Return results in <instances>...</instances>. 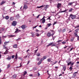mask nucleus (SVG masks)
<instances>
[{"instance_id":"24","label":"nucleus","mask_w":79,"mask_h":79,"mask_svg":"<svg viewBox=\"0 0 79 79\" xmlns=\"http://www.w3.org/2000/svg\"><path fill=\"white\" fill-rule=\"evenodd\" d=\"M15 59H17V58H18V55H17V54H16L15 55Z\"/></svg>"},{"instance_id":"27","label":"nucleus","mask_w":79,"mask_h":79,"mask_svg":"<svg viewBox=\"0 0 79 79\" xmlns=\"http://www.w3.org/2000/svg\"><path fill=\"white\" fill-rule=\"evenodd\" d=\"M67 10H64L62 11L61 12H60V13H64V12H66V11Z\"/></svg>"},{"instance_id":"5","label":"nucleus","mask_w":79,"mask_h":79,"mask_svg":"<svg viewBox=\"0 0 79 79\" xmlns=\"http://www.w3.org/2000/svg\"><path fill=\"white\" fill-rule=\"evenodd\" d=\"M60 6H61V3H58L57 5V8H59Z\"/></svg>"},{"instance_id":"34","label":"nucleus","mask_w":79,"mask_h":79,"mask_svg":"<svg viewBox=\"0 0 79 79\" xmlns=\"http://www.w3.org/2000/svg\"><path fill=\"white\" fill-rule=\"evenodd\" d=\"M74 63H75V62H73V63H72L71 64V66H73V65H74Z\"/></svg>"},{"instance_id":"39","label":"nucleus","mask_w":79,"mask_h":79,"mask_svg":"<svg viewBox=\"0 0 79 79\" xmlns=\"http://www.w3.org/2000/svg\"><path fill=\"white\" fill-rule=\"evenodd\" d=\"M38 49H39V48H38L37 50H35V53H37V51H38Z\"/></svg>"},{"instance_id":"33","label":"nucleus","mask_w":79,"mask_h":79,"mask_svg":"<svg viewBox=\"0 0 79 79\" xmlns=\"http://www.w3.org/2000/svg\"><path fill=\"white\" fill-rule=\"evenodd\" d=\"M15 55H13L12 56L11 58H12V59H14V58H15Z\"/></svg>"},{"instance_id":"59","label":"nucleus","mask_w":79,"mask_h":79,"mask_svg":"<svg viewBox=\"0 0 79 79\" xmlns=\"http://www.w3.org/2000/svg\"><path fill=\"white\" fill-rule=\"evenodd\" d=\"M67 47H68V46H66V47H64V49L66 48H67Z\"/></svg>"},{"instance_id":"11","label":"nucleus","mask_w":79,"mask_h":79,"mask_svg":"<svg viewBox=\"0 0 79 79\" xmlns=\"http://www.w3.org/2000/svg\"><path fill=\"white\" fill-rule=\"evenodd\" d=\"M6 2L5 1H2V2H1L0 3L1 5H3V4L5 3Z\"/></svg>"},{"instance_id":"62","label":"nucleus","mask_w":79,"mask_h":79,"mask_svg":"<svg viewBox=\"0 0 79 79\" xmlns=\"http://www.w3.org/2000/svg\"><path fill=\"white\" fill-rule=\"evenodd\" d=\"M36 32H39V31H40L39 30H38V29H36Z\"/></svg>"},{"instance_id":"54","label":"nucleus","mask_w":79,"mask_h":79,"mask_svg":"<svg viewBox=\"0 0 79 79\" xmlns=\"http://www.w3.org/2000/svg\"><path fill=\"white\" fill-rule=\"evenodd\" d=\"M40 16V15H39L38 16H37L36 17V18L37 19V18H39V17Z\"/></svg>"},{"instance_id":"26","label":"nucleus","mask_w":79,"mask_h":79,"mask_svg":"<svg viewBox=\"0 0 79 79\" xmlns=\"http://www.w3.org/2000/svg\"><path fill=\"white\" fill-rule=\"evenodd\" d=\"M74 34H75V37H78V35H77V33H74Z\"/></svg>"},{"instance_id":"55","label":"nucleus","mask_w":79,"mask_h":79,"mask_svg":"<svg viewBox=\"0 0 79 79\" xmlns=\"http://www.w3.org/2000/svg\"><path fill=\"white\" fill-rule=\"evenodd\" d=\"M36 36H37V37H39V34H36Z\"/></svg>"},{"instance_id":"57","label":"nucleus","mask_w":79,"mask_h":79,"mask_svg":"<svg viewBox=\"0 0 79 79\" xmlns=\"http://www.w3.org/2000/svg\"><path fill=\"white\" fill-rule=\"evenodd\" d=\"M20 64V66H19V67H17V68H20V67H21V64Z\"/></svg>"},{"instance_id":"21","label":"nucleus","mask_w":79,"mask_h":79,"mask_svg":"<svg viewBox=\"0 0 79 79\" xmlns=\"http://www.w3.org/2000/svg\"><path fill=\"white\" fill-rule=\"evenodd\" d=\"M13 47L14 48H16L17 47V44H15L14 45Z\"/></svg>"},{"instance_id":"56","label":"nucleus","mask_w":79,"mask_h":79,"mask_svg":"<svg viewBox=\"0 0 79 79\" xmlns=\"http://www.w3.org/2000/svg\"><path fill=\"white\" fill-rule=\"evenodd\" d=\"M58 62L57 61H56L55 63H54V64H56V63H57V62Z\"/></svg>"},{"instance_id":"58","label":"nucleus","mask_w":79,"mask_h":79,"mask_svg":"<svg viewBox=\"0 0 79 79\" xmlns=\"http://www.w3.org/2000/svg\"><path fill=\"white\" fill-rule=\"evenodd\" d=\"M77 39L78 40H79V36H78Z\"/></svg>"},{"instance_id":"38","label":"nucleus","mask_w":79,"mask_h":79,"mask_svg":"<svg viewBox=\"0 0 79 79\" xmlns=\"http://www.w3.org/2000/svg\"><path fill=\"white\" fill-rule=\"evenodd\" d=\"M31 34V36L32 37H34V33H32Z\"/></svg>"},{"instance_id":"42","label":"nucleus","mask_w":79,"mask_h":79,"mask_svg":"<svg viewBox=\"0 0 79 79\" xmlns=\"http://www.w3.org/2000/svg\"><path fill=\"white\" fill-rule=\"evenodd\" d=\"M2 44V40H1V37L0 36V44Z\"/></svg>"},{"instance_id":"51","label":"nucleus","mask_w":79,"mask_h":79,"mask_svg":"<svg viewBox=\"0 0 79 79\" xmlns=\"http://www.w3.org/2000/svg\"><path fill=\"white\" fill-rule=\"evenodd\" d=\"M16 40H17V41H19V40H20V38H19L18 39Z\"/></svg>"},{"instance_id":"43","label":"nucleus","mask_w":79,"mask_h":79,"mask_svg":"<svg viewBox=\"0 0 79 79\" xmlns=\"http://www.w3.org/2000/svg\"><path fill=\"white\" fill-rule=\"evenodd\" d=\"M47 36H48V37H50V33H48L47 34Z\"/></svg>"},{"instance_id":"25","label":"nucleus","mask_w":79,"mask_h":79,"mask_svg":"<svg viewBox=\"0 0 79 79\" xmlns=\"http://www.w3.org/2000/svg\"><path fill=\"white\" fill-rule=\"evenodd\" d=\"M5 19H9V16H6L5 17Z\"/></svg>"},{"instance_id":"23","label":"nucleus","mask_w":79,"mask_h":79,"mask_svg":"<svg viewBox=\"0 0 79 79\" xmlns=\"http://www.w3.org/2000/svg\"><path fill=\"white\" fill-rule=\"evenodd\" d=\"M9 36H10V37H16L15 35H9Z\"/></svg>"},{"instance_id":"61","label":"nucleus","mask_w":79,"mask_h":79,"mask_svg":"<svg viewBox=\"0 0 79 79\" xmlns=\"http://www.w3.org/2000/svg\"><path fill=\"white\" fill-rule=\"evenodd\" d=\"M27 57V56H24V58H26Z\"/></svg>"},{"instance_id":"12","label":"nucleus","mask_w":79,"mask_h":79,"mask_svg":"<svg viewBox=\"0 0 79 79\" xmlns=\"http://www.w3.org/2000/svg\"><path fill=\"white\" fill-rule=\"evenodd\" d=\"M6 59L7 60H11V56H9Z\"/></svg>"},{"instance_id":"49","label":"nucleus","mask_w":79,"mask_h":79,"mask_svg":"<svg viewBox=\"0 0 79 79\" xmlns=\"http://www.w3.org/2000/svg\"><path fill=\"white\" fill-rule=\"evenodd\" d=\"M56 23H57V22H55L53 23V25H55V24H56Z\"/></svg>"},{"instance_id":"17","label":"nucleus","mask_w":79,"mask_h":79,"mask_svg":"<svg viewBox=\"0 0 79 79\" xmlns=\"http://www.w3.org/2000/svg\"><path fill=\"white\" fill-rule=\"evenodd\" d=\"M36 55L37 56H40V53L39 52H37L36 54Z\"/></svg>"},{"instance_id":"31","label":"nucleus","mask_w":79,"mask_h":79,"mask_svg":"<svg viewBox=\"0 0 79 79\" xmlns=\"http://www.w3.org/2000/svg\"><path fill=\"white\" fill-rule=\"evenodd\" d=\"M17 76H16V75H13V77L14 78H16Z\"/></svg>"},{"instance_id":"36","label":"nucleus","mask_w":79,"mask_h":79,"mask_svg":"<svg viewBox=\"0 0 79 79\" xmlns=\"http://www.w3.org/2000/svg\"><path fill=\"white\" fill-rule=\"evenodd\" d=\"M63 69H66L65 66H64L63 67Z\"/></svg>"},{"instance_id":"32","label":"nucleus","mask_w":79,"mask_h":79,"mask_svg":"<svg viewBox=\"0 0 79 79\" xmlns=\"http://www.w3.org/2000/svg\"><path fill=\"white\" fill-rule=\"evenodd\" d=\"M18 29L16 28V31H15V33H16V32H18Z\"/></svg>"},{"instance_id":"20","label":"nucleus","mask_w":79,"mask_h":79,"mask_svg":"<svg viewBox=\"0 0 79 79\" xmlns=\"http://www.w3.org/2000/svg\"><path fill=\"white\" fill-rule=\"evenodd\" d=\"M5 46H6V45H3V48L4 49H6V47Z\"/></svg>"},{"instance_id":"35","label":"nucleus","mask_w":79,"mask_h":79,"mask_svg":"<svg viewBox=\"0 0 79 79\" xmlns=\"http://www.w3.org/2000/svg\"><path fill=\"white\" fill-rule=\"evenodd\" d=\"M72 10H73V8H71V9H70L69 10V12H71L72 11Z\"/></svg>"},{"instance_id":"18","label":"nucleus","mask_w":79,"mask_h":79,"mask_svg":"<svg viewBox=\"0 0 79 79\" xmlns=\"http://www.w3.org/2000/svg\"><path fill=\"white\" fill-rule=\"evenodd\" d=\"M47 58V56H43V58H42V60L44 61L45 59H46Z\"/></svg>"},{"instance_id":"52","label":"nucleus","mask_w":79,"mask_h":79,"mask_svg":"<svg viewBox=\"0 0 79 79\" xmlns=\"http://www.w3.org/2000/svg\"><path fill=\"white\" fill-rule=\"evenodd\" d=\"M19 60H23V59H22L21 57H19Z\"/></svg>"},{"instance_id":"44","label":"nucleus","mask_w":79,"mask_h":79,"mask_svg":"<svg viewBox=\"0 0 79 79\" xmlns=\"http://www.w3.org/2000/svg\"><path fill=\"white\" fill-rule=\"evenodd\" d=\"M74 40V38H71V42H73V41Z\"/></svg>"},{"instance_id":"53","label":"nucleus","mask_w":79,"mask_h":79,"mask_svg":"<svg viewBox=\"0 0 79 79\" xmlns=\"http://www.w3.org/2000/svg\"><path fill=\"white\" fill-rule=\"evenodd\" d=\"M37 76H40V73H38Z\"/></svg>"},{"instance_id":"16","label":"nucleus","mask_w":79,"mask_h":79,"mask_svg":"<svg viewBox=\"0 0 79 79\" xmlns=\"http://www.w3.org/2000/svg\"><path fill=\"white\" fill-rule=\"evenodd\" d=\"M53 35H54V33H53L52 34H50V36H52V37H53V40H55V38H53Z\"/></svg>"},{"instance_id":"37","label":"nucleus","mask_w":79,"mask_h":79,"mask_svg":"<svg viewBox=\"0 0 79 79\" xmlns=\"http://www.w3.org/2000/svg\"><path fill=\"white\" fill-rule=\"evenodd\" d=\"M16 17L17 18H19V15L18 14L17 15Z\"/></svg>"},{"instance_id":"15","label":"nucleus","mask_w":79,"mask_h":79,"mask_svg":"<svg viewBox=\"0 0 79 79\" xmlns=\"http://www.w3.org/2000/svg\"><path fill=\"white\" fill-rule=\"evenodd\" d=\"M45 5H42V6H38L37 8H40L44 7V6H45Z\"/></svg>"},{"instance_id":"1","label":"nucleus","mask_w":79,"mask_h":79,"mask_svg":"<svg viewBox=\"0 0 79 79\" xmlns=\"http://www.w3.org/2000/svg\"><path fill=\"white\" fill-rule=\"evenodd\" d=\"M50 46L51 47H56L58 49V46H56V43H54L53 42L51 43L50 44Z\"/></svg>"},{"instance_id":"19","label":"nucleus","mask_w":79,"mask_h":79,"mask_svg":"<svg viewBox=\"0 0 79 79\" xmlns=\"http://www.w3.org/2000/svg\"><path fill=\"white\" fill-rule=\"evenodd\" d=\"M79 30V28H77L76 30H75V33H77V32H78V31Z\"/></svg>"},{"instance_id":"6","label":"nucleus","mask_w":79,"mask_h":79,"mask_svg":"<svg viewBox=\"0 0 79 79\" xmlns=\"http://www.w3.org/2000/svg\"><path fill=\"white\" fill-rule=\"evenodd\" d=\"M21 27H22L23 29H25V28H26V25H23L21 26Z\"/></svg>"},{"instance_id":"63","label":"nucleus","mask_w":79,"mask_h":79,"mask_svg":"<svg viewBox=\"0 0 79 79\" xmlns=\"http://www.w3.org/2000/svg\"><path fill=\"white\" fill-rule=\"evenodd\" d=\"M12 5H15V2H13L12 3Z\"/></svg>"},{"instance_id":"13","label":"nucleus","mask_w":79,"mask_h":79,"mask_svg":"<svg viewBox=\"0 0 79 79\" xmlns=\"http://www.w3.org/2000/svg\"><path fill=\"white\" fill-rule=\"evenodd\" d=\"M27 72L25 71L23 72V76H24L25 75L27 74Z\"/></svg>"},{"instance_id":"50","label":"nucleus","mask_w":79,"mask_h":79,"mask_svg":"<svg viewBox=\"0 0 79 79\" xmlns=\"http://www.w3.org/2000/svg\"><path fill=\"white\" fill-rule=\"evenodd\" d=\"M36 60H37L39 61V60H40V59L39 58L37 57Z\"/></svg>"},{"instance_id":"3","label":"nucleus","mask_w":79,"mask_h":79,"mask_svg":"<svg viewBox=\"0 0 79 79\" xmlns=\"http://www.w3.org/2000/svg\"><path fill=\"white\" fill-rule=\"evenodd\" d=\"M17 24V23L16 21H13L12 23V26H16Z\"/></svg>"},{"instance_id":"60","label":"nucleus","mask_w":79,"mask_h":79,"mask_svg":"<svg viewBox=\"0 0 79 79\" xmlns=\"http://www.w3.org/2000/svg\"><path fill=\"white\" fill-rule=\"evenodd\" d=\"M69 69H73V68H72V67H70Z\"/></svg>"},{"instance_id":"28","label":"nucleus","mask_w":79,"mask_h":79,"mask_svg":"<svg viewBox=\"0 0 79 79\" xmlns=\"http://www.w3.org/2000/svg\"><path fill=\"white\" fill-rule=\"evenodd\" d=\"M62 43L63 44V45H64L65 44H66V42H62Z\"/></svg>"},{"instance_id":"4","label":"nucleus","mask_w":79,"mask_h":79,"mask_svg":"<svg viewBox=\"0 0 79 79\" xmlns=\"http://www.w3.org/2000/svg\"><path fill=\"white\" fill-rule=\"evenodd\" d=\"M77 74V72H75L73 74L72 77H73V78H74V77H76V76H77V74Z\"/></svg>"},{"instance_id":"48","label":"nucleus","mask_w":79,"mask_h":79,"mask_svg":"<svg viewBox=\"0 0 79 79\" xmlns=\"http://www.w3.org/2000/svg\"><path fill=\"white\" fill-rule=\"evenodd\" d=\"M44 8L45 10H47V6L46 7H45Z\"/></svg>"},{"instance_id":"29","label":"nucleus","mask_w":79,"mask_h":79,"mask_svg":"<svg viewBox=\"0 0 79 79\" xmlns=\"http://www.w3.org/2000/svg\"><path fill=\"white\" fill-rule=\"evenodd\" d=\"M71 64V61H70L68 63V66H69V65H70V64Z\"/></svg>"},{"instance_id":"10","label":"nucleus","mask_w":79,"mask_h":79,"mask_svg":"<svg viewBox=\"0 0 79 79\" xmlns=\"http://www.w3.org/2000/svg\"><path fill=\"white\" fill-rule=\"evenodd\" d=\"M23 8L25 9H27V6L26 4H24Z\"/></svg>"},{"instance_id":"64","label":"nucleus","mask_w":79,"mask_h":79,"mask_svg":"<svg viewBox=\"0 0 79 79\" xmlns=\"http://www.w3.org/2000/svg\"><path fill=\"white\" fill-rule=\"evenodd\" d=\"M76 27L77 28H78V27H79V25L77 26Z\"/></svg>"},{"instance_id":"45","label":"nucleus","mask_w":79,"mask_h":79,"mask_svg":"<svg viewBox=\"0 0 79 79\" xmlns=\"http://www.w3.org/2000/svg\"><path fill=\"white\" fill-rule=\"evenodd\" d=\"M73 49H74V48H72L70 50L69 52H71V51H72V50H73Z\"/></svg>"},{"instance_id":"22","label":"nucleus","mask_w":79,"mask_h":79,"mask_svg":"<svg viewBox=\"0 0 79 79\" xmlns=\"http://www.w3.org/2000/svg\"><path fill=\"white\" fill-rule=\"evenodd\" d=\"M7 53H8V50H6V51L4 53V54H7Z\"/></svg>"},{"instance_id":"14","label":"nucleus","mask_w":79,"mask_h":79,"mask_svg":"<svg viewBox=\"0 0 79 79\" xmlns=\"http://www.w3.org/2000/svg\"><path fill=\"white\" fill-rule=\"evenodd\" d=\"M9 42H10L9 41L4 42V45H7L8 44V43H9Z\"/></svg>"},{"instance_id":"8","label":"nucleus","mask_w":79,"mask_h":79,"mask_svg":"<svg viewBox=\"0 0 79 79\" xmlns=\"http://www.w3.org/2000/svg\"><path fill=\"white\" fill-rule=\"evenodd\" d=\"M75 3V2H70V3H69L68 4V6H71L73 5V3Z\"/></svg>"},{"instance_id":"40","label":"nucleus","mask_w":79,"mask_h":79,"mask_svg":"<svg viewBox=\"0 0 79 79\" xmlns=\"http://www.w3.org/2000/svg\"><path fill=\"white\" fill-rule=\"evenodd\" d=\"M11 65L10 64L7 65V68H9L10 67Z\"/></svg>"},{"instance_id":"2","label":"nucleus","mask_w":79,"mask_h":79,"mask_svg":"<svg viewBox=\"0 0 79 79\" xmlns=\"http://www.w3.org/2000/svg\"><path fill=\"white\" fill-rule=\"evenodd\" d=\"M70 17L72 19H76V16L75 15H73L72 14H70Z\"/></svg>"},{"instance_id":"41","label":"nucleus","mask_w":79,"mask_h":79,"mask_svg":"<svg viewBox=\"0 0 79 79\" xmlns=\"http://www.w3.org/2000/svg\"><path fill=\"white\" fill-rule=\"evenodd\" d=\"M2 37L3 39H4L5 38H6V36H2Z\"/></svg>"},{"instance_id":"9","label":"nucleus","mask_w":79,"mask_h":79,"mask_svg":"<svg viewBox=\"0 0 79 79\" xmlns=\"http://www.w3.org/2000/svg\"><path fill=\"white\" fill-rule=\"evenodd\" d=\"M62 31L63 33H64V32L66 31V28L63 29Z\"/></svg>"},{"instance_id":"47","label":"nucleus","mask_w":79,"mask_h":79,"mask_svg":"<svg viewBox=\"0 0 79 79\" xmlns=\"http://www.w3.org/2000/svg\"><path fill=\"white\" fill-rule=\"evenodd\" d=\"M5 30V28H2V31H3Z\"/></svg>"},{"instance_id":"46","label":"nucleus","mask_w":79,"mask_h":79,"mask_svg":"<svg viewBox=\"0 0 79 79\" xmlns=\"http://www.w3.org/2000/svg\"><path fill=\"white\" fill-rule=\"evenodd\" d=\"M47 26L48 27H50V24H48Z\"/></svg>"},{"instance_id":"7","label":"nucleus","mask_w":79,"mask_h":79,"mask_svg":"<svg viewBox=\"0 0 79 79\" xmlns=\"http://www.w3.org/2000/svg\"><path fill=\"white\" fill-rule=\"evenodd\" d=\"M42 58H41L40 60V61L38 62V64L39 65L40 64H41V63H42Z\"/></svg>"},{"instance_id":"30","label":"nucleus","mask_w":79,"mask_h":79,"mask_svg":"<svg viewBox=\"0 0 79 79\" xmlns=\"http://www.w3.org/2000/svg\"><path fill=\"white\" fill-rule=\"evenodd\" d=\"M45 22V19H44L42 21V23H44Z\"/></svg>"}]
</instances>
